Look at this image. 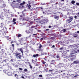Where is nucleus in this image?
Returning <instances> with one entry per match:
<instances>
[{
	"label": "nucleus",
	"mask_w": 79,
	"mask_h": 79,
	"mask_svg": "<svg viewBox=\"0 0 79 79\" xmlns=\"http://www.w3.org/2000/svg\"><path fill=\"white\" fill-rule=\"evenodd\" d=\"M42 63L43 64H45V62H44V61H43Z\"/></svg>",
	"instance_id": "79ce46f5"
},
{
	"label": "nucleus",
	"mask_w": 79,
	"mask_h": 79,
	"mask_svg": "<svg viewBox=\"0 0 79 79\" xmlns=\"http://www.w3.org/2000/svg\"><path fill=\"white\" fill-rule=\"evenodd\" d=\"M59 17L58 16L55 15L54 18H55V19H58V18H59Z\"/></svg>",
	"instance_id": "f3484780"
},
{
	"label": "nucleus",
	"mask_w": 79,
	"mask_h": 79,
	"mask_svg": "<svg viewBox=\"0 0 79 79\" xmlns=\"http://www.w3.org/2000/svg\"><path fill=\"white\" fill-rule=\"evenodd\" d=\"M32 62L33 63H35V60H34L32 59Z\"/></svg>",
	"instance_id": "c85d7f7f"
},
{
	"label": "nucleus",
	"mask_w": 79,
	"mask_h": 79,
	"mask_svg": "<svg viewBox=\"0 0 79 79\" xmlns=\"http://www.w3.org/2000/svg\"><path fill=\"white\" fill-rule=\"evenodd\" d=\"M4 72L6 74H7L9 76H11V72H8L7 70H4Z\"/></svg>",
	"instance_id": "39448f33"
},
{
	"label": "nucleus",
	"mask_w": 79,
	"mask_h": 79,
	"mask_svg": "<svg viewBox=\"0 0 79 79\" xmlns=\"http://www.w3.org/2000/svg\"><path fill=\"white\" fill-rule=\"evenodd\" d=\"M49 29H46V31H49Z\"/></svg>",
	"instance_id": "bf43d9fd"
},
{
	"label": "nucleus",
	"mask_w": 79,
	"mask_h": 79,
	"mask_svg": "<svg viewBox=\"0 0 79 79\" xmlns=\"http://www.w3.org/2000/svg\"><path fill=\"white\" fill-rule=\"evenodd\" d=\"M18 76V74H15V77H16V76Z\"/></svg>",
	"instance_id": "8fccbe9b"
},
{
	"label": "nucleus",
	"mask_w": 79,
	"mask_h": 79,
	"mask_svg": "<svg viewBox=\"0 0 79 79\" xmlns=\"http://www.w3.org/2000/svg\"><path fill=\"white\" fill-rule=\"evenodd\" d=\"M40 39L42 40H44V38H42Z\"/></svg>",
	"instance_id": "c03bdc74"
},
{
	"label": "nucleus",
	"mask_w": 79,
	"mask_h": 79,
	"mask_svg": "<svg viewBox=\"0 0 79 79\" xmlns=\"http://www.w3.org/2000/svg\"><path fill=\"white\" fill-rule=\"evenodd\" d=\"M6 32H7L6 31V27H4L3 29L0 30V35H2V37H4L5 34H6Z\"/></svg>",
	"instance_id": "f257e3e1"
},
{
	"label": "nucleus",
	"mask_w": 79,
	"mask_h": 79,
	"mask_svg": "<svg viewBox=\"0 0 79 79\" xmlns=\"http://www.w3.org/2000/svg\"><path fill=\"white\" fill-rule=\"evenodd\" d=\"M38 76L39 77H42L43 76H42V75H40Z\"/></svg>",
	"instance_id": "473e14b6"
},
{
	"label": "nucleus",
	"mask_w": 79,
	"mask_h": 79,
	"mask_svg": "<svg viewBox=\"0 0 79 79\" xmlns=\"http://www.w3.org/2000/svg\"><path fill=\"white\" fill-rule=\"evenodd\" d=\"M29 65L31 68V69H32V66L31 65V64H29Z\"/></svg>",
	"instance_id": "a211bd4d"
},
{
	"label": "nucleus",
	"mask_w": 79,
	"mask_h": 79,
	"mask_svg": "<svg viewBox=\"0 0 79 79\" xmlns=\"http://www.w3.org/2000/svg\"><path fill=\"white\" fill-rule=\"evenodd\" d=\"M37 35V34H33V35Z\"/></svg>",
	"instance_id": "864d4df0"
},
{
	"label": "nucleus",
	"mask_w": 79,
	"mask_h": 79,
	"mask_svg": "<svg viewBox=\"0 0 79 79\" xmlns=\"http://www.w3.org/2000/svg\"><path fill=\"white\" fill-rule=\"evenodd\" d=\"M71 3L72 4H74L75 3V1L74 0H73L71 1Z\"/></svg>",
	"instance_id": "412c9836"
},
{
	"label": "nucleus",
	"mask_w": 79,
	"mask_h": 79,
	"mask_svg": "<svg viewBox=\"0 0 79 79\" xmlns=\"http://www.w3.org/2000/svg\"><path fill=\"white\" fill-rule=\"evenodd\" d=\"M73 63L74 64H77V63H79V61H73Z\"/></svg>",
	"instance_id": "aec40b11"
},
{
	"label": "nucleus",
	"mask_w": 79,
	"mask_h": 79,
	"mask_svg": "<svg viewBox=\"0 0 79 79\" xmlns=\"http://www.w3.org/2000/svg\"><path fill=\"white\" fill-rule=\"evenodd\" d=\"M69 20H68V21H69V23H70L73 20V17H69Z\"/></svg>",
	"instance_id": "423d86ee"
},
{
	"label": "nucleus",
	"mask_w": 79,
	"mask_h": 79,
	"mask_svg": "<svg viewBox=\"0 0 79 79\" xmlns=\"http://www.w3.org/2000/svg\"><path fill=\"white\" fill-rule=\"evenodd\" d=\"M22 78L24 79V76H22Z\"/></svg>",
	"instance_id": "37998d69"
},
{
	"label": "nucleus",
	"mask_w": 79,
	"mask_h": 79,
	"mask_svg": "<svg viewBox=\"0 0 79 79\" xmlns=\"http://www.w3.org/2000/svg\"><path fill=\"white\" fill-rule=\"evenodd\" d=\"M28 63L29 64H31V63H30V62H28Z\"/></svg>",
	"instance_id": "680f3d73"
},
{
	"label": "nucleus",
	"mask_w": 79,
	"mask_h": 79,
	"mask_svg": "<svg viewBox=\"0 0 79 79\" xmlns=\"http://www.w3.org/2000/svg\"><path fill=\"white\" fill-rule=\"evenodd\" d=\"M45 66H48V64H46V65L45 64Z\"/></svg>",
	"instance_id": "6e6d98bb"
},
{
	"label": "nucleus",
	"mask_w": 79,
	"mask_h": 79,
	"mask_svg": "<svg viewBox=\"0 0 79 79\" xmlns=\"http://www.w3.org/2000/svg\"><path fill=\"white\" fill-rule=\"evenodd\" d=\"M55 4H56V5H57V4H58V3H55Z\"/></svg>",
	"instance_id": "774afa93"
},
{
	"label": "nucleus",
	"mask_w": 79,
	"mask_h": 79,
	"mask_svg": "<svg viewBox=\"0 0 79 79\" xmlns=\"http://www.w3.org/2000/svg\"><path fill=\"white\" fill-rule=\"evenodd\" d=\"M23 49H24V48H23L19 49V51H20L22 54H23Z\"/></svg>",
	"instance_id": "9d476101"
},
{
	"label": "nucleus",
	"mask_w": 79,
	"mask_h": 79,
	"mask_svg": "<svg viewBox=\"0 0 79 79\" xmlns=\"http://www.w3.org/2000/svg\"><path fill=\"white\" fill-rule=\"evenodd\" d=\"M63 48H60V50H63Z\"/></svg>",
	"instance_id": "c9c22d12"
},
{
	"label": "nucleus",
	"mask_w": 79,
	"mask_h": 79,
	"mask_svg": "<svg viewBox=\"0 0 79 79\" xmlns=\"http://www.w3.org/2000/svg\"><path fill=\"white\" fill-rule=\"evenodd\" d=\"M52 47L53 48H55V45H53Z\"/></svg>",
	"instance_id": "3c124183"
},
{
	"label": "nucleus",
	"mask_w": 79,
	"mask_h": 79,
	"mask_svg": "<svg viewBox=\"0 0 79 79\" xmlns=\"http://www.w3.org/2000/svg\"><path fill=\"white\" fill-rule=\"evenodd\" d=\"M77 33H79V31H78L77 32Z\"/></svg>",
	"instance_id": "4d7b16f0"
},
{
	"label": "nucleus",
	"mask_w": 79,
	"mask_h": 79,
	"mask_svg": "<svg viewBox=\"0 0 79 79\" xmlns=\"http://www.w3.org/2000/svg\"><path fill=\"white\" fill-rule=\"evenodd\" d=\"M31 5H29L28 6V7H29H29H31Z\"/></svg>",
	"instance_id": "09e8293b"
},
{
	"label": "nucleus",
	"mask_w": 79,
	"mask_h": 79,
	"mask_svg": "<svg viewBox=\"0 0 79 79\" xmlns=\"http://www.w3.org/2000/svg\"><path fill=\"white\" fill-rule=\"evenodd\" d=\"M56 58H60V56H56Z\"/></svg>",
	"instance_id": "a19ab883"
},
{
	"label": "nucleus",
	"mask_w": 79,
	"mask_h": 79,
	"mask_svg": "<svg viewBox=\"0 0 79 79\" xmlns=\"http://www.w3.org/2000/svg\"><path fill=\"white\" fill-rule=\"evenodd\" d=\"M14 59H11L10 60V61L11 62H13L14 61Z\"/></svg>",
	"instance_id": "393cba45"
},
{
	"label": "nucleus",
	"mask_w": 79,
	"mask_h": 79,
	"mask_svg": "<svg viewBox=\"0 0 79 79\" xmlns=\"http://www.w3.org/2000/svg\"><path fill=\"white\" fill-rule=\"evenodd\" d=\"M77 52H79V49H78L77 50Z\"/></svg>",
	"instance_id": "13d9d810"
},
{
	"label": "nucleus",
	"mask_w": 79,
	"mask_h": 79,
	"mask_svg": "<svg viewBox=\"0 0 79 79\" xmlns=\"http://www.w3.org/2000/svg\"><path fill=\"white\" fill-rule=\"evenodd\" d=\"M77 16H79V12L77 13Z\"/></svg>",
	"instance_id": "a18cd8bd"
},
{
	"label": "nucleus",
	"mask_w": 79,
	"mask_h": 79,
	"mask_svg": "<svg viewBox=\"0 0 79 79\" xmlns=\"http://www.w3.org/2000/svg\"><path fill=\"white\" fill-rule=\"evenodd\" d=\"M76 4L78 6H79V3L77 2Z\"/></svg>",
	"instance_id": "f704fd0d"
},
{
	"label": "nucleus",
	"mask_w": 79,
	"mask_h": 79,
	"mask_svg": "<svg viewBox=\"0 0 79 79\" xmlns=\"http://www.w3.org/2000/svg\"><path fill=\"white\" fill-rule=\"evenodd\" d=\"M19 70H20V71H23V69L21 68H19Z\"/></svg>",
	"instance_id": "72a5a7b5"
},
{
	"label": "nucleus",
	"mask_w": 79,
	"mask_h": 79,
	"mask_svg": "<svg viewBox=\"0 0 79 79\" xmlns=\"http://www.w3.org/2000/svg\"><path fill=\"white\" fill-rule=\"evenodd\" d=\"M1 53H4L5 52V50L3 49H1Z\"/></svg>",
	"instance_id": "4be33fe9"
},
{
	"label": "nucleus",
	"mask_w": 79,
	"mask_h": 79,
	"mask_svg": "<svg viewBox=\"0 0 79 79\" xmlns=\"http://www.w3.org/2000/svg\"><path fill=\"white\" fill-rule=\"evenodd\" d=\"M7 40H9V39L8 38V37H9L7 36Z\"/></svg>",
	"instance_id": "de8ad7c7"
},
{
	"label": "nucleus",
	"mask_w": 79,
	"mask_h": 79,
	"mask_svg": "<svg viewBox=\"0 0 79 79\" xmlns=\"http://www.w3.org/2000/svg\"><path fill=\"white\" fill-rule=\"evenodd\" d=\"M74 18H77V16H76V15L75 16Z\"/></svg>",
	"instance_id": "49530a36"
},
{
	"label": "nucleus",
	"mask_w": 79,
	"mask_h": 79,
	"mask_svg": "<svg viewBox=\"0 0 79 79\" xmlns=\"http://www.w3.org/2000/svg\"><path fill=\"white\" fill-rule=\"evenodd\" d=\"M24 71H25V72H27V69H24Z\"/></svg>",
	"instance_id": "cd10ccee"
},
{
	"label": "nucleus",
	"mask_w": 79,
	"mask_h": 79,
	"mask_svg": "<svg viewBox=\"0 0 79 79\" xmlns=\"http://www.w3.org/2000/svg\"><path fill=\"white\" fill-rule=\"evenodd\" d=\"M77 53V51H74V52L73 53H71V55H72V54H74V53Z\"/></svg>",
	"instance_id": "5701e85b"
},
{
	"label": "nucleus",
	"mask_w": 79,
	"mask_h": 79,
	"mask_svg": "<svg viewBox=\"0 0 79 79\" xmlns=\"http://www.w3.org/2000/svg\"><path fill=\"white\" fill-rule=\"evenodd\" d=\"M1 26L3 27V23H1Z\"/></svg>",
	"instance_id": "58836bf2"
},
{
	"label": "nucleus",
	"mask_w": 79,
	"mask_h": 79,
	"mask_svg": "<svg viewBox=\"0 0 79 79\" xmlns=\"http://www.w3.org/2000/svg\"><path fill=\"white\" fill-rule=\"evenodd\" d=\"M19 43H23V38H21L19 40Z\"/></svg>",
	"instance_id": "ddd939ff"
},
{
	"label": "nucleus",
	"mask_w": 79,
	"mask_h": 79,
	"mask_svg": "<svg viewBox=\"0 0 79 79\" xmlns=\"http://www.w3.org/2000/svg\"><path fill=\"white\" fill-rule=\"evenodd\" d=\"M70 58V57H68V56H66V57H64V62H67L66 60L65 59H68V60L69 61H71L72 62V61H73V59H72V58Z\"/></svg>",
	"instance_id": "7ed1b4c3"
},
{
	"label": "nucleus",
	"mask_w": 79,
	"mask_h": 79,
	"mask_svg": "<svg viewBox=\"0 0 79 79\" xmlns=\"http://www.w3.org/2000/svg\"><path fill=\"white\" fill-rule=\"evenodd\" d=\"M38 50L39 51H40V49H39Z\"/></svg>",
	"instance_id": "0e129e2a"
},
{
	"label": "nucleus",
	"mask_w": 79,
	"mask_h": 79,
	"mask_svg": "<svg viewBox=\"0 0 79 79\" xmlns=\"http://www.w3.org/2000/svg\"><path fill=\"white\" fill-rule=\"evenodd\" d=\"M45 76L46 77H47V78H49V77H50L51 76V74H46V75Z\"/></svg>",
	"instance_id": "f8f14e48"
},
{
	"label": "nucleus",
	"mask_w": 79,
	"mask_h": 79,
	"mask_svg": "<svg viewBox=\"0 0 79 79\" xmlns=\"http://www.w3.org/2000/svg\"><path fill=\"white\" fill-rule=\"evenodd\" d=\"M49 71L50 72H52V71H53V70H49Z\"/></svg>",
	"instance_id": "ea45409f"
},
{
	"label": "nucleus",
	"mask_w": 79,
	"mask_h": 79,
	"mask_svg": "<svg viewBox=\"0 0 79 79\" xmlns=\"http://www.w3.org/2000/svg\"><path fill=\"white\" fill-rule=\"evenodd\" d=\"M7 59H6L4 60L3 62L4 63H6V61H7Z\"/></svg>",
	"instance_id": "bb28decb"
},
{
	"label": "nucleus",
	"mask_w": 79,
	"mask_h": 79,
	"mask_svg": "<svg viewBox=\"0 0 79 79\" xmlns=\"http://www.w3.org/2000/svg\"><path fill=\"white\" fill-rule=\"evenodd\" d=\"M15 56L18 59H20L22 57V56L21 55V54L18 53H15Z\"/></svg>",
	"instance_id": "20e7f679"
},
{
	"label": "nucleus",
	"mask_w": 79,
	"mask_h": 79,
	"mask_svg": "<svg viewBox=\"0 0 79 79\" xmlns=\"http://www.w3.org/2000/svg\"><path fill=\"white\" fill-rule=\"evenodd\" d=\"M66 31V30L65 29H64L63 30V32H65V31Z\"/></svg>",
	"instance_id": "4c0bfd02"
},
{
	"label": "nucleus",
	"mask_w": 79,
	"mask_h": 79,
	"mask_svg": "<svg viewBox=\"0 0 79 79\" xmlns=\"http://www.w3.org/2000/svg\"><path fill=\"white\" fill-rule=\"evenodd\" d=\"M15 21H16V19H13V24H16V22H15Z\"/></svg>",
	"instance_id": "4468645a"
},
{
	"label": "nucleus",
	"mask_w": 79,
	"mask_h": 79,
	"mask_svg": "<svg viewBox=\"0 0 79 79\" xmlns=\"http://www.w3.org/2000/svg\"><path fill=\"white\" fill-rule=\"evenodd\" d=\"M35 26H32L31 27V29H33V28H35Z\"/></svg>",
	"instance_id": "7c9ffc66"
},
{
	"label": "nucleus",
	"mask_w": 79,
	"mask_h": 79,
	"mask_svg": "<svg viewBox=\"0 0 79 79\" xmlns=\"http://www.w3.org/2000/svg\"><path fill=\"white\" fill-rule=\"evenodd\" d=\"M12 64V65H14V64Z\"/></svg>",
	"instance_id": "338daca9"
},
{
	"label": "nucleus",
	"mask_w": 79,
	"mask_h": 79,
	"mask_svg": "<svg viewBox=\"0 0 79 79\" xmlns=\"http://www.w3.org/2000/svg\"><path fill=\"white\" fill-rule=\"evenodd\" d=\"M20 17H23V16L22 15H20Z\"/></svg>",
	"instance_id": "69168bd1"
},
{
	"label": "nucleus",
	"mask_w": 79,
	"mask_h": 79,
	"mask_svg": "<svg viewBox=\"0 0 79 79\" xmlns=\"http://www.w3.org/2000/svg\"><path fill=\"white\" fill-rule=\"evenodd\" d=\"M51 2L53 3H54V2H55V0H52Z\"/></svg>",
	"instance_id": "e433bc0d"
},
{
	"label": "nucleus",
	"mask_w": 79,
	"mask_h": 79,
	"mask_svg": "<svg viewBox=\"0 0 79 79\" xmlns=\"http://www.w3.org/2000/svg\"><path fill=\"white\" fill-rule=\"evenodd\" d=\"M49 28H50L52 27H51V26H49Z\"/></svg>",
	"instance_id": "5fc2aeb1"
},
{
	"label": "nucleus",
	"mask_w": 79,
	"mask_h": 79,
	"mask_svg": "<svg viewBox=\"0 0 79 79\" xmlns=\"http://www.w3.org/2000/svg\"><path fill=\"white\" fill-rule=\"evenodd\" d=\"M62 64H63L61 63H60V64H59V65L60 66V67H61L62 66Z\"/></svg>",
	"instance_id": "c756f323"
},
{
	"label": "nucleus",
	"mask_w": 79,
	"mask_h": 79,
	"mask_svg": "<svg viewBox=\"0 0 79 79\" xmlns=\"http://www.w3.org/2000/svg\"><path fill=\"white\" fill-rule=\"evenodd\" d=\"M61 0L62 2H64V0Z\"/></svg>",
	"instance_id": "052dcab7"
},
{
	"label": "nucleus",
	"mask_w": 79,
	"mask_h": 79,
	"mask_svg": "<svg viewBox=\"0 0 79 79\" xmlns=\"http://www.w3.org/2000/svg\"><path fill=\"white\" fill-rule=\"evenodd\" d=\"M46 14H47V15H48V14H49V13H46Z\"/></svg>",
	"instance_id": "e2e57ef3"
},
{
	"label": "nucleus",
	"mask_w": 79,
	"mask_h": 79,
	"mask_svg": "<svg viewBox=\"0 0 79 79\" xmlns=\"http://www.w3.org/2000/svg\"><path fill=\"white\" fill-rule=\"evenodd\" d=\"M12 47H13V48L14 47V44H12Z\"/></svg>",
	"instance_id": "603ef678"
},
{
	"label": "nucleus",
	"mask_w": 79,
	"mask_h": 79,
	"mask_svg": "<svg viewBox=\"0 0 79 79\" xmlns=\"http://www.w3.org/2000/svg\"><path fill=\"white\" fill-rule=\"evenodd\" d=\"M42 47V46L41 44H40V46H39V48H41Z\"/></svg>",
	"instance_id": "a878e982"
},
{
	"label": "nucleus",
	"mask_w": 79,
	"mask_h": 79,
	"mask_svg": "<svg viewBox=\"0 0 79 79\" xmlns=\"http://www.w3.org/2000/svg\"><path fill=\"white\" fill-rule=\"evenodd\" d=\"M73 37H77V34L73 35Z\"/></svg>",
	"instance_id": "6ab92c4d"
},
{
	"label": "nucleus",
	"mask_w": 79,
	"mask_h": 79,
	"mask_svg": "<svg viewBox=\"0 0 79 79\" xmlns=\"http://www.w3.org/2000/svg\"><path fill=\"white\" fill-rule=\"evenodd\" d=\"M2 66L0 65V71H2Z\"/></svg>",
	"instance_id": "2f4dec72"
},
{
	"label": "nucleus",
	"mask_w": 79,
	"mask_h": 79,
	"mask_svg": "<svg viewBox=\"0 0 79 79\" xmlns=\"http://www.w3.org/2000/svg\"><path fill=\"white\" fill-rule=\"evenodd\" d=\"M25 4V2H23V3H22L20 4V7H22L23 8V7H24V5Z\"/></svg>",
	"instance_id": "1a4fd4ad"
},
{
	"label": "nucleus",
	"mask_w": 79,
	"mask_h": 79,
	"mask_svg": "<svg viewBox=\"0 0 79 79\" xmlns=\"http://www.w3.org/2000/svg\"><path fill=\"white\" fill-rule=\"evenodd\" d=\"M8 1H10V0H8ZM12 2V3H13V2H15V3H17L18 2L19 3H20L21 2V0H11Z\"/></svg>",
	"instance_id": "0eeeda50"
},
{
	"label": "nucleus",
	"mask_w": 79,
	"mask_h": 79,
	"mask_svg": "<svg viewBox=\"0 0 79 79\" xmlns=\"http://www.w3.org/2000/svg\"><path fill=\"white\" fill-rule=\"evenodd\" d=\"M25 32L28 34H29V33H31V30L29 29V30H26Z\"/></svg>",
	"instance_id": "9b49d317"
},
{
	"label": "nucleus",
	"mask_w": 79,
	"mask_h": 79,
	"mask_svg": "<svg viewBox=\"0 0 79 79\" xmlns=\"http://www.w3.org/2000/svg\"><path fill=\"white\" fill-rule=\"evenodd\" d=\"M30 19H30V18H29V17H27L25 19H23V21H25V20H26V21H28V26H27V27L28 26H29L30 23L31 24H33V22H30Z\"/></svg>",
	"instance_id": "f03ea898"
},
{
	"label": "nucleus",
	"mask_w": 79,
	"mask_h": 79,
	"mask_svg": "<svg viewBox=\"0 0 79 79\" xmlns=\"http://www.w3.org/2000/svg\"><path fill=\"white\" fill-rule=\"evenodd\" d=\"M48 21V19H43L42 20H41L40 21L39 23H45V21Z\"/></svg>",
	"instance_id": "6e6552de"
},
{
	"label": "nucleus",
	"mask_w": 79,
	"mask_h": 79,
	"mask_svg": "<svg viewBox=\"0 0 79 79\" xmlns=\"http://www.w3.org/2000/svg\"><path fill=\"white\" fill-rule=\"evenodd\" d=\"M38 56H39V54H34L33 55V56L34 58H37Z\"/></svg>",
	"instance_id": "2eb2a0df"
},
{
	"label": "nucleus",
	"mask_w": 79,
	"mask_h": 79,
	"mask_svg": "<svg viewBox=\"0 0 79 79\" xmlns=\"http://www.w3.org/2000/svg\"><path fill=\"white\" fill-rule=\"evenodd\" d=\"M22 35L21 34H19L18 36V37H21Z\"/></svg>",
	"instance_id": "b1692460"
},
{
	"label": "nucleus",
	"mask_w": 79,
	"mask_h": 79,
	"mask_svg": "<svg viewBox=\"0 0 79 79\" xmlns=\"http://www.w3.org/2000/svg\"><path fill=\"white\" fill-rule=\"evenodd\" d=\"M70 56H71V57H73L72 59H73V60H74V59H75V58H76V56L75 55H73V56H72V55H71Z\"/></svg>",
	"instance_id": "dca6fc26"
}]
</instances>
